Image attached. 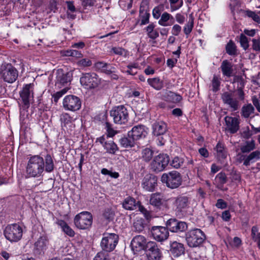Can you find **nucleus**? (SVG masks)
I'll return each instance as SVG.
<instances>
[{
	"instance_id": "f257e3e1",
	"label": "nucleus",
	"mask_w": 260,
	"mask_h": 260,
	"mask_svg": "<svg viewBox=\"0 0 260 260\" xmlns=\"http://www.w3.org/2000/svg\"><path fill=\"white\" fill-rule=\"evenodd\" d=\"M44 158L39 155L30 156L26 167V173L28 177H39L44 171Z\"/></svg>"
},
{
	"instance_id": "f03ea898",
	"label": "nucleus",
	"mask_w": 260,
	"mask_h": 260,
	"mask_svg": "<svg viewBox=\"0 0 260 260\" xmlns=\"http://www.w3.org/2000/svg\"><path fill=\"white\" fill-rule=\"evenodd\" d=\"M185 238L187 245L190 247H196L203 243L206 236L201 230L194 229L186 233Z\"/></svg>"
},
{
	"instance_id": "7ed1b4c3",
	"label": "nucleus",
	"mask_w": 260,
	"mask_h": 260,
	"mask_svg": "<svg viewBox=\"0 0 260 260\" xmlns=\"http://www.w3.org/2000/svg\"><path fill=\"white\" fill-rule=\"evenodd\" d=\"M163 183L171 189L178 188L182 183V177L178 172L172 171L168 173H164L161 177Z\"/></svg>"
},
{
	"instance_id": "20e7f679",
	"label": "nucleus",
	"mask_w": 260,
	"mask_h": 260,
	"mask_svg": "<svg viewBox=\"0 0 260 260\" xmlns=\"http://www.w3.org/2000/svg\"><path fill=\"white\" fill-rule=\"evenodd\" d=\"M18 72L11 63H3L0 67V77L6 82L12 83L17 79Z\"/></svg>"
},
{
	"instance_id": "39448f33",
	"label": "nucleus",
	"mask_w": 260,
	"mask_h": 260,
	"mask_svg": "<svg viewBox=\"0 0 260 260\" xmlns=\"http://www.w3.org/2000/svg\"><path fill=\"white\" fill-rule=\"evenodd\" d=\"M110 114L115 123L124 124L128 121V112L123 105L115 107L110 111Z\"/></svg>"
},
{
	"instance_id": "423d86ee",
	"label": "nucleus",
	"mask_w": 260,
	"mask_h": 260,
	"mask_svg": "<svg viewBox=\"0 0 260 260\" xmlns=\"http://www.w3.org/2000/svg\"><path fill=\"white\" fill-rule=\"evenodd\" d=\"M74 222L77 228L85 230L91 225L92 216L90 212L83 211L75 216Z\"/></svg>"
},
{
	"instance_id": "0eeeda50",
	"label": "nucleus",
	"mask_w": 260,
	"mask_h": 260,
	"mask_svg": "<svg viewBox=\"0 0 260 260\" xmlns=\"http://www.w3.org/2000/svg\"><path fill=\"white\" fill-rule=\"evenodd\" d=\"M119 240L117 234L108 233L104 235L101 242V247L104 252L112 251L116 247Z\"/></svg>"
},
{
	"instance_id": "6e6552de",
	"label": "nucleus",
	"mask_w": 260,
	"mask_h": 260,
	"mask_svg": "<svg viewBox=\"0 0 260 260\" xmlns=\"http://www.w3.org/2000/svg\"><path fill=\"white\" fill-rule=\"evenodd\" d=\"M4 235L9 241L17 242L22 237V228L16 223L9 225L6 227L4 230Z\"/></svg>"
},
{
	"instance_id": "1a4fd4ad",
	"label": "nucleus",
	"mask_w": 260,
	"mask_h": 260,
	"mask_svg": "<svg viewBox=\"0 0 260 260\" xmlns=\"http://www.w3.org/2000/svg\"><path fill=\"white\" fill-rule=\"evenodd\" d=\"M169 162V156L164 154H159L155 156L150 165V169L158 173L163 171Z\"/></svg>"
},
{
	"instance_id": "9d476101",
	"label": "nucleus",
	"mask_w": 260,
	"mask_h": 260,
	"mask_svg": "<svg viewBox=\"0 0 260 260\" xmlns=\"http://www.w3.org/2000/svg\"><path fill=\"white\" fill-rule=\"evenodd\" d=\"M80 83L86 88H94L99 85L100 79L95 73H85L80 78Z\"/></svg>"
},
{
	"instance_id": "9b49d317",
	"label": "nucleus",
	"mask_w": 260,
	"mask_h": 260,
	"mask_svg": "<svg viewBox=\"0 0 260 260\" xmlns=\"http://www.w3.org/2000/svg\"><path fill=\"white\" fill-rule=\"evenodd\" d=\"M81 106V100L75 95H69L63 99V106L67 110L76 111L80 109Z\"/></svg>"
},
{
	"instance_id": "f8f14e48",
	"label": "nucleus",
	"mask_w": 260,
	"mask_h": 260,
	"mask_svg": "<svg viewBox=\"0 0 260 260\" xmlns=\"http://www.w3.org/2000/svg\"><path fill=\"white\" fill-rule=\"evenodd\" d=\"M34 84L30 83L25 85L20 92V97L23 103L22 107L27 108L29 107L30 102L34 98Z\"/></svg>"
},
{
	"instance_id": "ddd939ff",
	"label": "nucleus",
	"mask_w": 260,
	"mask_h": 260,
	"mask_svg": "<svg viewBox=\"0 0 260 260\" xmlns=\"http://www.w3.org/2000/svg\"><path fill=\"white\" fill-rule=\"evenodd\" d=\"M168 230L171 232L179 233L185 231L187 229V224L186 222L179 221L176 218H171L166 223Z\"/></svg>"
},
{
	"instance_id": "4468645a",
	"label": "nucleus",
	"mask_w": 260,
	"mask_h": 260,
	"mask_svg": "<svg viewBox=\"0 0 260 260\" xmlns=\"http://www.w3.org/2000/svg\"><path fill=\"white\" fill-rule=\"evenodd\" d=\"M150 231L153 238L158 242H162L167 240L169 236L167 227L154 226L151 228Z\"/></svg>"
},
{
	"instance_id": "2eb2a0df",
	"label": "nucleus",
	"mask_w": 260,
	"mask_h": 260,
	"mask_svg": "<svg viewBox=\"0 0 260 260\" xmlns=\"http://www.w3.org/2000/svg\"><path fill=\"white\" fill-rule=\"evenodd\" d=\"M223 103L228 105L232 111H235L240 108V104L239 101L234 98L233 94L229 92H223L221 96Z\"/></svg>"
},
{
	"instance_id": "dca6fc26",
	"label": "nucleus",
	"mask_w": 260,
	"mask_h": 260,
	"mask_svg": "<svg viewBox=\"0 0 260 260\" xmlns=\"http://www.w3.org/2000/svg\"><path fill=\"white\" fill-rule=\"evenodd\" d=\"M147 134V128L145 126L138 125L134 126L131 131L128 132L127 135L135 141L145 138Z\"/></svg>"
},
{
	"instance_id": "f3484780",
	"label": "nucleus",
	"mask_w": 260,
	"mask_h": 260,
	"mask_svg": "<svg viewBox=\"0 0 260 260\" xmlns=\"http://www.w3.org/2000/svg\"><path fill=\"white\" fill-rule=\"evenodd\" d=\"M146 243V239L143 236L138 235L134 237L131 245L134 253L144 250Z\"/></svg>"
},
{
	"instance_id": "a211bd4d",
	"label": "nucleus",
	"mask_w": 260,
	"mask_h": 260,
	"mask_svg": "<svg viewBox=\"0 0 260 260\" xmlns=\"http://www.w3.org/2000/svg\"><path fill=\"white\" fill-rule=\"evenodd\" d=\"M225 122V131L231 134H235L239 129L240 121L238 118L226 116L224 117Z\"/></svg>"
},
{
	"instance_id": "6ab92c4d",
	"label": "nucleus",
	"mask_w": 260,
	"mask_h": 260,
	"mask_svg": "<svg viewBox=\"0 0 260 260\" xmlns=\"http://www.w3.org/2000/svg\"><path fill=\"white\" fill-rule=\"evenodd\" d=\"M157 178L155 176L148 174L144 178L142 185L146 190L152 191L157 184Z\"/></svg>"
},
{
	"instance_id": "aec40b11",
	"label": "nucleus",
	"mask_w": 260,
	"mask_h": 260,
	"mask_svg": "<svg viewBox=\"0 0 260 260\" xmlns=\"http://www.w3.org/2000/svg\"><path fill=\"white\" fill-rule=\"evenodd\" d=\"M148 3L147 1H143L140 7V17L141 19V25H145L149 23L150 14L148 13Z\"/></svg>"
},
{
	"instance_id": "412c9836",
	"label": "nucleus",
	"mask_w": 260,
	"mask_h": 260,
	"mask_svg": "<svg viewBox=\"0 0 260 260\" xmlns=\"http://www.w3.org/2000/svg\"><path fill=\"white\" fill-rule=\"evenodd\" d=\"M57 74L56 85L58 87L71 82L72 79V73L71 72L64 73L62 70H58Z\"/></svg>"
},
{
	"instance_id": "4be33fe9",
	"label": "nucleus",
	"mask_w": 260,
	"mask_h": 260,
	"mask_svg": "<svg viewBox=\"0 0 260 260\" xmlns=\"http://www.w3.org/2000/svg\"><path fill=\"white\" fill-rule=\"evenodd\" d=\"M241 159L244 160L243 165L248 166L251 163L254 162L260 159V151L256 150L250 153L248 155H241Z\"/></svg>"
},
{
	"instance_id": "5701e85b",
	"label": "nucleus",
	"mask_w": 260,
	"mask_h": 260,
	"mask_svg": "<svg viewBox=\"0 0 260 260\" xmlns=\"http://www.w3.org/2000/svg\"><path fill=\"white\" fill-rule=\"evenodd\" d=\"M170 251L174 257H178L184 253L185 248L183 244L174 241L171 244Z\"/></svg>"
},
{
	"instance_id": "b1692460",
	"label": "nucleus",
	"mask_w": 260,
	"mask_h": 260,
	"mask_svg": "<svg viewBox=\"0 0 260 260\" xmlns=\"http://www.w3.org/2000/svg\"><path fill=\"white\" fill-rule=\"evenodd\" d=\"M189 204L188 199L185 196H179L175 200L174 203L177 212H183L188 206Z\"/></svg>"
},
{
	"instance_id": "393cba45",
	"label": "nucleus",
	"mask_w": 260,
	"mask_h": 260,
	"mask_svg": "<svg viewBox=\"0 0 260 260\" xmlns=\"http://www.w3.org/2000/svg\"><path fill=\"white\" fill-rule=\"evenodd\" d=\"M167 130L166 124L162 121L154 122L152 125V134L156 136L164 135Z\"/></svg>"
},
{
	"instance_id": "a878e982",
	"label": "nucleus",
	"mask_w": 260,
	"mask_h": 260,
	"mask_svg": "<svg viewBox=\"0 0 260 260\" xmlns=\"http://www.w3.org/2000/svg\"><path fill=\"white\" fill-rule=\"evenodd\" d=\"M163 98L166 101L175 104L179 103L182 99L180 94L170 90H167L165 92L163 95Z\"/></svg>"
},
{
	"instance_id": "bb28decb",
	"label": "nucleus",
	"mask_w": 260,
	"mask_h": 260,
	"mask_svg": "<svg viewBox=\"0 0 260 260\" xmlns=\"http://www.w3.org/2000/svg\"><path fill=\"white\" fill-rule=\"evenodd\" d=\"M220 68L224 76L227 77H230L233 76L234 71L233 65L228 60H224L222 62Z\"/></svg>"
},
{
	"instance_id": "cd10ccee",
	"label": "nucleus",
	"mask_w": 260,
	"mask_h": 260,
	"mask_svg": "<svg viewBox=\"0 0 260 260\" xmlns=\"http://www.w3.org/2000/svg\"><path fill=\"white\" fill-rule=\"evenodd\" d=\"M173 17L167 12L164 13L158 21V24L163 26H171L174 23Z\"/></svg>"
},
{
	"instance_id": "c85d7f7f",
	"label": "nucleus",
	"mask_w": 260,
	"mask_h": 260,
	"mask_svg": "<svg viewBox=\"0 0 260 260\" xmlns=\"http://www.w3.org/2000/svg\"><path fill=\"white\" fill-rule=\"evenodd\" d=\"M150 203L157 209H160L163 205L162 197L160 193H153L151 194L150 199Z\"/></svg>"
},
{
	"instance_id": "c756f323",
	"label": "nucleus",
	"mask_w": 260,
	"mask_h": 260,
	"mask_svg": "<svg viewBox=\"0 0 260 260\" xmlns=\"http://www.w3.org/2000/svg\"><path fill=\"white\" fill-rule=\"evenodd\" d=\"M138 202L136 203L135 199L132 197H127L123 202V207L126 210H134L137 208Z\"/></svg>"
},
{
	"instance_id": "7c9ffc66",
	"label": "nucleus",
	"mask_w": 260,
	"mask_h": 260,
	"mask_svg": "<svg viewBox=\"0 0 260 260\" xmlns=\"http://www.w3.org/2000/svg\"><path fill=\"white\" fill-rule=\"evenodd\" d=\"M227 181V177L225 174L223 172L218 173L215 179V182L216 184L217 187L220 189H222L223 185L226 183Z\"/></svg>"
},
{
	"instance_id": "2f4dec72",
	"label": "nucleus",
	"mask_w": 260,
	"mask_h": 260,
	"mask_svg": "<svg viewBox=\"0 0 260 260\" xmlns=\"http://www.w3.org/2000/svg\"><path fill=\"white\" fill-rule=\"evenodd\" d=\"M145 228L144 220L142 218H136L133 223V230L135 232L141 233Z\"/></svg>"
},
{
	"instance_id": "473e14b6",
	"label": "nucleus",
	"mask_w": 260,
	"mask_h": 260,
	"mask_svg": "<svg viewBox=\"0 0 260 260\" xmlns=\"http://www.w3.org/2000/svg\"><path fill=\"white\" fill-rule=\"evenodd\" d=\"M44 159L45 171L50 173L54 170V165L52 157L50 154L45 156Z\"/></svg>"
},
{
	"instance_id": "72a5a7b5",
	"label": "nucleus",
	"mask_w": 260,
	"mask_h": 260,
	"mask_svg": "<svg viewBox=\"0 0 260 260\" xmlns=\"http://www.w3.org/2000/svg\"><path fill=\"white\" fill-rule=\"evenodd\" d=\"M254 112V107L251 104L244 105L241 109V115L244 118H247Z\"/></svg>"
},
{
	"instance_id": "f704fd0d",
	"label": "nucleus",
	"mask_w": 260,
	"mask_h": 260,
	"mask_svg": "<svg viewBox=\"0 0 260 260\" xmlns=\"http://www.w3.org/2000/svg\"><path fill=\"white\" fill-rule=\"evenodd\" d=\"M58 224L61 226L62 231L69 236L74 237L75 235V232L71 229L68 224L62 220L58 221Z\"/></svg>"
},
{
	"instance_id": "c9c22d12",
	"label": "nucleus",
	"mask_w": 260,
	"mask_h": 260,
	"mask_svg": "<svg viewBox=\"0 0 260 260\" xmlns=\"http://www.w3.org/2000/svg\"><path fill=\"white\" fill-rule=\"evenodd\" d=\"M255 148V143L253 140L247 141L245 144L241 147L240 150L242 153H248Z\"/></svg>"
},
{
	"instance_id": "e433bc0d",
	"label": "nucleus",
	"mask_w": 260,
	"mask_h": 260,
	"mask_svg": "<svg viewBox=\"0 0 260 260\" xmlns=\"http://www.w3.org/2000/svg\"><path fill=\"white\" fill-rule=\"evenodd\" d=\"M119 142L120 145L123 148L132 147L135 145V141L132 139L128 137V138L123 137L119 140Z\"/></svg>"
},
{
	"instance_id": "4c0bfd02",
	"label": "nucleus",
	"mask_w": 260,
	"mask_h": 260,
	"mask_svg": "<svg viewBox=\"0 0 260 260\" xmlns=\"http://www.w3.org/2000/svg\"><path fill=\"white\" fill-rule=\"evenodd\" d=\"M103 146L107 152L111 154H115L118 149L117 145L112 141L105 142Z\"/></svg>"
},
{
	"instance_id": "58836bf2",
	"label": "nucleus",
	"mask_w": 260,
	"mask_h": 260,
	"mask_svg": "<svg viewBox=\"0 0 260 260\" xmlns=\"http://www.w3.org/2000/svg\"><path fill=\"white\" fill-rule=\"evenodd\" d=\"M154 152L149 148H146L142 151V158L146 162H149L153 157Z\"/></svg>"
},
{
	"instance_id": "ea45409f",
	"label": "nucleus",
	"mask_w": 260,
	"mask_h": 260,
	"mask_svg": "<svg viewBox=\"0 0 260 260\" xmlns=\"http://www.w3.org/2000/svg\"><path fill=\"white\" fill-rule=\"evenodd\" d=\"M217 155L219 158L224 159L226 157V153L225 151L224 145L220 142H218L216 146Z\"/></svg>"
},
{
	"instance_id": "a19ab883",
	"label": "nucleus",
	"mask_w": 260,
	"mask_h": 260,
	"mask_svg": "<svg viewBox=\"0 0 260 260\" xmlns=\"http://www.w3.org/2000/svg\"><path fill=\"white\" fill-rule=\"evenodd\" d=\"M127 70L125 71L126 73L131 75H135L137 73V70L139 68V64L137 62L130 63L127 66Z\"/></svg>"
},
{
	"instance_id": "79ce46f5",
	"label": "nucleus",
	"mask_w": 260,
	"mask_h": 260,
	"mask_svg": "<svg viewBox=\"0 0 260 260\" xmlns=\"http://www.w3.org/2000/svg\"><path fill=\"white\" fill-rule=\"evenodd\" d=\"M226 51L230 55L235 56L237 55V49L235 43L230 41L226 46Z\"/></svg>"
},
{
	"instance_id": "37998d69",
	"label": "nucleus",
	"mask_w": 260,
	"mask_h": 260,
	"mask_svg": "<svg viewBox=\"0 0 260 260\" xmlns=\"http://www.w3.org/2000/svg\"><path fill=\"white\" fill-rule=\"evenodd\" d=\"M158 249V246L155 242L148 241L146 243V244L145 245L144 250L146 252V254H148L151 252H153Z\"/></svg>"
},
{
	"instance_id": "c03bdc74",
	"label": "nucleus",
	"mask_w": 260,
	"mask_h": 260,
	"mask_svg": "<svg viewBox=\"0 0 260 260\" xmlns=\"http://www.w3.org/2000/svg\"><path fill=\"white\" fill-rule=\"evenodd\" d=\"M63 55L66 56H72L76 58H80L83 56L80 51L73 49L64 51Z\"/></svg>"
},
{
	"instance_id": "a18cd8bd",
	"label": "nucleus",
	"mask_w": 260,
	"mask_h": 260,
	"mask_svg": "<svg viewBox=\"0 0 260 260\" xmlns=\"http://www.w3.org/2000/svg\"><path fill=\"white\" fill-rule=\"evenodd\" d=\"M62 126L67 127L72 123V117L68 113H63L60 116Z\"/></svg>"
},
{
	"instance_id": "49530a36",
	"label": "nucleus",
	"mask_w": 260,
	"mask_h": 260,
	"mask_svg": "<svg viewBox=\"0 0 260 260\" xmlns=\"http://www.w3.org/2000/svg\"><path fill=\"white\" fill-rule=\"evenodd\" d=\"M148 260H160L161 258V252L158 248L156 250L151 252L147 254Z\"/></svg>"
},
{
	"instance_id": "de8ad7c7",
	"label": "nucleus",
	"mask_w": 260,
	"mask_h": 260,
	"mask_svg": "<svg viewBox=\"0 0 260 260\" xmlns=\"http://www.w3.org/2000/svg\"><path fill=\"white\" fill-rule=\"evenodd\" d=\"M147 81L152 87L157 90L160 89L162 87L160 80L158 78L148 79Z\"/></svg>"
},
{
	"instance_id": "09e8293b",
	"label": "nucleus",
	"mask_w": 260,
	"mask_h": 260,
	"mask_svg": "<svg viewBox=\"0 0 260 260\" xmlns=\"http://www.w3.org/2000/svg\"><path fill=\"white\" fill-rule=\"evenodd\" d=\"M193 27V20L190 19L188 22L185 25L183 28V31L186 35V38H188V36L191 32Z\"/></svg>"
},
{
	"instance_id": "8fccbe9b",
	"label": "nucleus",
	"mask_w": 260,
	"mask_h": 260,
	"mask_svg": "<svg viewBox=\"0 0 260 260\" xmlns=\"http://www.w3.org/2000/svg\"><path fill=\"white\" fill-rule=\"evenodd\" d=\"M184 163V159L182 158L175 157L171 162V165L176 169L180 168Z\"/></svg>"
},
{
	"instance_id": "3c124183",
	"label": "nucleus",
	"mask_w": 260,
	"mask_h": 260,
	"mask_svg": "<svg viewBox=\"0 0 260 260\" xmlns=\"http://www.w3.org/2000/svg\"><path fill=\"white\" fill-rule=\"evenodd\" d=\"M220 85V79L217 76L214 75L212 81V87L213 91L216 92L219 90Z\"/></svg>"
},
{
	"instance_id": "603ef678",
	"label": "nucleus",
	"mask_w": 260,
	"mask_h": 260,
	"mask_svg": "<svg viewBox=\"0 0 260 260\" xmlns=\"http://www.w3.org/2000/svg\"><path fill=\"white\" fill-rule=\"evenodd\" d=\"M245 14L247 17L252 18L255 22L260 23V18L258 16L257 13H256L253 11L247 10L245 11Z\"/></svg>"
},
{
	"instance_id": "864d4df0",
	"label": "nucleus",
	"mask_w": 260,
	"mask_h": 260,
	"mask_svg": "<svg viewBox=\"0 0 260 260\" xmlns=\"http://www.w3.org/2000/svg\"><path fill=\"white\" fill-rule=\"evenodd\" d=\"M172 11H175L180 8L183 4L182 0H169Z\"/></svg>"
},
{
	"instance_id": "5fc2aeb1",
	"label": "nucleus",
	"mask_w": 260,
	"mask_h": 260,
	"mask_svg": "<svg viewBox=\"0 0 260 260\" xmlns=\"http://www.w3.org/2000/svg\"><path fill=\"white\" fill-rule=\"evenodd\" d=\"M68 88H64L60 91H57L54 94H53L52 97L53 98V101L55 103H57L58 102V100L65 93H67V91L68 90Z\"/></svg>"
},
{
	"instance_id": "6e6d98bb",
	"label": "nucleus",
	"mask_w": 260,
	"mask_h": 260,
	"mask_svg": "<svg viewBox=\"0 0 260 260\" xmlns=\"http://www.w3.org/2000/svg\"><path fill=\"white\" fill-rule=\"evenodd\" d=\"M240 43L241 46L244 50L247 49L249 47L248 38L243 34H241L240 36Z\"/></svg>"
},
{
	"instance_id": "4d7b16f0",
	"label": "nucleus",
	"mask_w": 260,
	"mask_h": 260,
	"mask_svg": "<svg viewBox=\"0 0 260 260\" xmlns=\"http://www.w3.org/2000/svg\"><path fill=\"white\" fill-rule=\"evenodd\" d=\"M77 64L80 67H87L91 66L92 62L88 58H82L77 62Z\"/></svg>"
},
{
	"instance_id": "13d9d810",
	"label": "nucleus",
	"mask_w": 260,
	"mask_h": 260,
	"mask_svg": "<svg viewBox=\"0 0 260 260\" xmlns=\"http://www.w3.org/2000/svg\"><path fill=\"white\" fill-rule=\"evenodd\" d=\"M93 260H109L108 254L106 252L101 251L96 254Z\"/></svg>"
},
{
	"instance_id": "bf43d9fd",
	"label": "nucleus",
	"mask_w": 260,
	"mask_h": 260,
	"mask_svg": "<svg viewBox=\"0 0 260 260\" xmlns=\"http://www.w3.org/2000/svg\"><path fill=\"white\" fill-rule=\"evenodd\" d=\"M163 10L162 6H159L154 8L152 12V15L154 18L158 19L160 16L161 13Z\"/></svg>"
},
{
	"instance_id": "052dcab7",
	"label": "nucleus",
	"mask_w": 260,
	"mask_h": 260,
	"mask_svg": "<svg viewBox=\"0 0 260 260\" xmlns=\"http://www.w3.org/2000/svg\"><path fill=\"white\" fill-rule=\"evenodd\" d=\"M252 42V49L256 51L260 52V37L257 39H253Z\"/></svg>"
},
{
	"instance_id": "680f3d73",
	"label": "nucleus",
	"mask_w": 260,
	"mask_h": 260,
	"mask_svg": "<svg viewBox=\"0 0 260 260\" xmlns=\"http://www.w3.org/2000/svg\"><path fill=\"white\" fill-rule=\"evenodd\" d=\"M137 207L139 208V211L142 213L145 218L148 219L150 217V214L143 206H141L139 203H138Z\"/></svg>"
},
{
	"instance_id": "e2e57ef3",
	"label": "nucleus",
	"mask_w": 260,
	"mask_h": 260,
	"mask_svg": "<svg viewBox=\"0 0 260 260\" xmlns=\"http://www.w3.org/2000/svg\"><path fill=\"white\" fill-rule=\"evenodd\" d=\"M103 215L107 219L111 220L114 217V213L111 209H107L105 210Z\"/></svg>"
},
{
	"instance_id": "0e129e2a",
	"label": "nucleus",
	"mask_w": 260,
	"mask_h": 260,
	"mask_svg": "<svg viewBox=\"0 0 260 260\" xmlns=\"http://www.w3.org/2000/svg\"><path fill=\"white\" fill-rule=\"evenodd\" d=\"M234 82L238 83V88H244V81L243 79L241 77L236 76L234 79Z\"/></svg>"
},
{
	"instance_id": "69168bd1",
	"label": "nucleus",
	"mask_w": 260,
	"mask_h": 260,
	"mask_svg": "<svg viewBox=\"0 0 260 260\" xmlns=\"http://www.w3.org/2000/svg\"><path fill=\"white\" fill-rule=\"evenodd\" d=\"M216 206L218 208L220 209H225L226 208L227 203L224 201L222 199H218L217 201V203L216 204Z\"/></svg>"
},
{
	"instance_id": "338daca9",
	"label": "nucleus",
	"mask_w": 260,
	"mask_h": 260,
	"mask_svg": "<svg viewBox=\"0 0 260 260\" xmlns=\"http://www.w3.org/2000/svg\"><path fill=\"white\" fill-rule=\"evenodd\" d=\"M181 30V26L178 24H175L172 28V33L174 36H178Z\"/></svg>"
},
{
	"instance_id": "774afa93",
	"label": "nucleus",
	"mask_w": 260,
	"mask_h": 260,
	"mask_svg": "<svg viewBox=\"0 0 260 260\" xmlns=\"http://www.w3.org/2000/svg\"><path fill=\"white\" fill-rule=\"evenodd\" d=\"M252 101L257 110L260 112V103L258 99L255 96H254L252 98Z\"/></svg>"
}]
</instances>
